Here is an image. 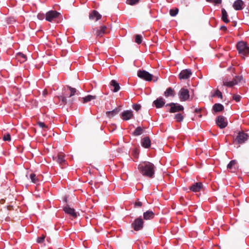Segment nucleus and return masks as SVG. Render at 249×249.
Here are the masks:
<instances>
[{"mask_svg": "<svg viewBox=\"0 0 249 249\" xmlns=\"http://www.w3.org/2000/svg\"><path fill=\"white\" fill-rule=\"evenodd\" d=\"M138 168L143 176L151 178L153 177L155 174V166L153 163L144 161L138 165Z\"/></svg>", "mask_w": 249, "mask_h": 249, "instance_id": "obj_1", "label": "nucleus"}, {"mask_svg": "<svg viewBox=\"0 0 249 249\" xmlns=\"http://www.w3.org/2000/svg\"><path fill=\"white\" fill-rule=\"evenodd\" d=\"M236 47L239 53L242 56H245L249 53V47L247 46L246 42L244 41L239 42L236 45Z\"/></svg>", "mask_w": 249, "mask_h": 249, "instance_id": "obj_2", "label": "nucleus"}, {"mask_svg": "<svg viewBox=\"0 0 249 249\" xmlns=\"http://www.w3.org/2000/svg\"><path fill=\"white\" fill-rule=\"evenodd\" d=\"M60 16V13L55 11H50L46 14V20L52 22Z\"/></svg>", "mask_w": 249, "mask_h": 249, "instance_id": "obj_3", "label": "nucleus"}, {"mask_svg": "<svg viewBox=\"0 0 249 249\" xmlns=\"http://www.w3.org/2000/svg\"><path fill=\"white\" fill-rule=\"evenodd\" d=\"M138 76L140 78L147 81H151L153 78L152 74L144 70H140L138 71Z\"/></svg>", "mask_w": 249, "mask_h": 249, "instance_id": "obj_4", "label": "nucleus"}, {"mask_svg": "<svg viewBox=\"0 0 249 249\" xmlns=\"http://www.w3.org/2000/svg\"><path fill=\"white\" fill-rule=\"evenodd\" d=\"M143 221L141 218L136 219L132 224L134 230L138 231L143 228Z\"/></svg>", "mask_w": 249, "mask_h": 249, "instance_id": "obj_5", "label": "nucleus"}, {"mask_svg": "<svg viewBox=\"0 0 249 249\" xmlns=\"http://www.w3.org/2000/svg\"><path fill=\"white\" fill-rule=\"evenodd\" d=\"M248 139V135L242 131L239 132L235 138V141L238 143H243Z\"/></svg>", "mask_w": 249, "mask_h": 249, "instance_id": "obj_6", "label": "nucleus"}, {"mask_svg": "<svg viewBox=\"0 0 249 249\" xmlns=\"http://www.w3.org/2000/svg\"><path fill=\"white\" fill-rule=\"evenodd\" d=\"M178 96L181 101L188 100L190 97L188 90L184 88L181 89L178 92Z\"/></svg>", "mask_w": 249, "mask_h": 249, "instance_id": "obj_7", "label": "nucleus"}, {"mask_svg": "<svg viewBox=\"0 0 249 249\" xmlns=\"http://www.w3.org/2000/svg\"><path fill=\"white\" fill-rule=\"evenodd\" d=\"M216 124L222 129L227 126L228 122L226 119L223 116H218L216 120Z\"/></svg>", "mask_w": 249, "mask_h": 249, "instance_id": "obj_8", "label": "nucleus"}, {"mask_svg": "<svg viewBox=\"0 0 249 249\" xmlns=\"http://www.w3.org/2000/svg\"><path fill=\"white\" fill-rule=\"evenodd\" d=\"M168 105L171 107L170 112L172 113L182 111L184 109L183 107L178 104L172 103Z\"/></svg>", "mask_w": 249, "mask_h": 249, "instance_id": "obj_9", "label": "nucleus"}, {"mask_svg": "<svg viewBox=\"0 0 249 249\" xmlns=\"http://www.w3.org/2000/svg\"><path fill=\"white\" fill-rule=\"evenodd\" d=\"M191 71L189 69H186L182 71L179 75V78L180 79H186L192 75Z\"/></svg>", "mask_w": 249, "mask_h": 249, "instance_id": "obj_10", "label": "nucleus"}, {"mask_svg": "<svg viewBox=\"0 0 249 249\" xmlns=\"http://www.w3.org/2000/svg\"><path fill=\"white\" fill-rule=\"evenodd\" d=\"M133 117V112L131 110H125L122 113V118L124 121L129 120L132 119Z\"/></svg>", "mask_w": 249, "mask_h": 249, "instance_id": "obj_11", "label": "nucleus"}, {"mask_svg": "<svg viewBox=\"0 0 249 249\" xmlns=\"http://www.w3.org/2000/svg\"><path fill=\"white\" fill-rule=\"evenodd\" d=\"M64 212L71 215L73 217H76L77 216V213L75 212L74 209L69 207V206L65 207L63 208Z\"/></svg>", "mask_w": 249, "mask_h": 249, "instance_id": "obj_12", "label": "nucleus"}, {"mask_svg": "<svg viewBox=\"0 0 249 249\" xmlns=\"http://www.w3.org/2000/svg\"><path fill=\"white\" fill-rule=\"evenodd\" d=\"M203 188V185L201 182H196L190 187V189L194 192H199Z\"/></svg>", "mask_w": 249, "mask_h": 249, "instance_id": "obj_13", "label": "nucleus"}, {"mask_svg": "<svg viewBox=\"0 0 249 249\" xmlns=\"http://www.w3.org/2000/svg\"><path fill=\"white\" fill-rule=\"evenodd\" d=\"M107 29V27L106 26H102L101 27L100 29L94 30L95 32L94 35L96 36H102L104 34H106V30Z\"/></svg>", "mask_w": 249, "mask_h": 249, "instance_id": "obj_14", "label": "nucleus"}, {"mask_svg": "<svg viewBox=\"0 0 249 249\" xmlns=\"http://www.w3.org/2000/svg\"><path fill=\"white\" fill-rule=\"evenodd\" d=\"M244 2L242 0H236L233 4V7L236 10H240L243 8Z\"/></svg>", "mask_w": 249, "mask_h": 249, "instance_id": "obj_15", "label": "nucleus"}, {"mask_svg": "<svg viewBox=\"0 0 249 249\" xmlns=\"http://www.w3.org/2000/svg\"><path fill=\"white\" fill-rule=\"evenodd\" d=\"M237 161L235 160H232L228 164L227 168L231 170L232 172H235L238 166H236Z\"/></svg>", "mask_w": 249, "mask_h": 249, "instance_id": "obj_16", "label": "nucleus"}, {"mask_svg": "<svg viewBox=\"0 0 249 249\" xmlns=\"http://www.w3.org/2000/svg\"><path fill=\"white\" fill-rule=\"evenodd\" d=\"M89 19L97 21L101 18V15L96 11H93L89 16Z\"/></svg>", "mask_w": 249, "mask_h": 249, "instance_id": "obj_17", "label": "nucleus"}, {"mask_svg": "<svg viewBox=\"0 0 249 249\" xmlns=\"http://www.w3.org/2000/svg\"><path fill=\"white\" fill-rule=\"evenodd\" d=\"M154 105L157 108H160L165 104V102L162 98H159L154 101Z\"/></svg>", "mask_w": 249, "mask_h": 249, "instance_id": "obj_18", "label": "nucleus"}, {"mask_svg": "<svg viewBox=\"0 0 249 249\" xmlns=\"http://www.w3.org/2000/svg\"><path fill=\"white\" fill-rule=\"evenodd\" d=\"M142 145L145 148H148L151 145V141L149 137H145L142 140Z\"/></svg>", "mask_w": 249, "mask_h": 249, "instance_id": "obj_19", "label": "nucleus"}, {"mask_svg": "<svg viewBox=\"0 0 249 249\" xmlns=\"http://www.w3.org/2000/svg\"><path fill=\"white\" fill-rule=\"evenodd\" d=\"M175 95V90L171 88H168L164 92V95L166 97L169 96L174 97Z\"/></svg>", "mask_w": 249, "mask_h": 249, "instance_id": "obj_20", "label": "nucleus"}, {"mask_svg": "<svg viewBox=\"0 0 249 249\" xmlns=\"http://www.w3.org/2000/svg\"><path fill=\"white\" fill-rule=\"evenodd\" d=\"M154 213L151 211H147L143 213V218L145 220H149L154 218Z\"/></svg>", "mask_w": 249, "mask_h": 249, "instance_id": "obj_21", "label": "nucleus"}, {"mask_svg": "<svg viewBox=\"0 0 249 249\" xmlns=\"http://www.w3.org/2000/svg\"><path fill=\"white\" fill-rule=\"evenodd\" d=\"M110 84L111 86L114 87V89L113 90V92H116L120 90V87L119 86V83L116 80H111L110 83Z\"/></svg>", "mask_w": 249, "mask_h": 249, "instance_id": "obj_22", "label": "nucleus"}, {"mask_svg": "<svg viewBox=\"0 0 249 249\" xmlns=\"http://www.w3.org/2000/svg\"><path fill=\"white\" fill-rule=\"evenodd\" d=\"M213 109L215 112H220L224 109V107L220 104H215L213 107Z\"/></svg>", "mask_w": 249, "mask_h": 249, "instance_id": "obj_23", "label": "nucleus"}, {"mask_svg": "<svg viewBox=\"0 0 249 249\" xmlns=\"http://www.w3.org/2000/svg\"><path fill=\"white\" fill-rule=\"evenodd\" d=\"M96 96H93V95H88L85 97H84L82 98V102L83 103H86L87 102H88L92 100H94L96 99Z\"/></svg>", "mask_w": 249, "mask_h": 249, "instance_id": "obj_24", "label": "nucleus"}, {"mask_svg": "<svg viewBox=\"0 0 249 249\" xmlns=\"http://www.w3.org/2000/svg\"><path fill=\"white\" fill-rule=\"evenodd\" d=\"M228 14L226 11L224 9H222V19L225 22L228 23L229 20L228 19Z\"/></svg>", "mask_w": 249, "mask_h": 249, "instance_id": "obj_25", "label": "nucleus"}, {"mask_svg": "<svg viewBox=\"0 0 249 249\" xmlns=\"http://www.w3.org/2000/svg\"><path fill=\"white\" fill-rule=\"evenodd\" d=\"M64 157V155L58 154V156L56 157V160L58 163L61 164L65 161Z\"/></svg>", "mask_w": 249, "mask_h": 249, "instance_id": "obj_26", "label": "nucleus"}, {"mask_svg": "<svg viewBox=\"0 0 249 249\" xmlns=\"http://www.w3.org/2000/svg\"><path fill=\"white\" fill-rule=\"evenodd\" d=\"M223 85L227 87H231L234 85H237V83L235 81H232L228 82L225 80L223 82Z\"/></svg>", "mask_w": 249, "mask_h": 249, "instance_id": "obj_27", "label": "nucleus"}, {"mask_svg": "<svg viewBox=\"0 0 249 249\" xmlns=\"http://www.w3.org/2000/svg\"><path fill=\"white\" fill-rule=\"evenodd\" d=\"M118 112L117 109H115L111 111H107L106 114L109 118L113 117L114 115L117 114Z\"/></svg>", "mask_w": 249, "mask_h": 249, "instance_id": "obj_28", "label": "nucleus"}, {"mask_svg": "<svg viewBox=\"0 0 249 249\" xmlns=\"http://www.w3.org/2000/svg\"><path fill=\"white\" fill-rule=\"evenodd\" d=\"M29 177L31 179V181L34 183H36L38 181V178L36 177V174L34 173H32L30 175Z\"/></svg>", "mask_w": 249, "mask_h": 249, "instance_id": "obj_29", "label": "nucleus"}, {"mask_svg": "<svg viewBox=\"0 0 249 249\" xmlns=\"http://www.w3.org/2000/svg\"><path fill=\"white\" fill-rule=\"evenodd\" d=\"M183 116L180 113H178L175 116V119L177 122H182L183 120Z\"/></svg>", "mask_w": 249, "mask_h": 249, "instance_id": "obj_30", "label": "nucleus"}, {"mask_svg": "<svg viewBox=\"0 0 249 249\" xmlns=\"http://www.w3.org/2000/svg\"><path fill=\"white\" fill-rule=\"evenodd\" d=\"M178 8H175V9H172L170 10V15L172 17H175L176 16L178 13Z\"/></svg>", "mask_w": 249, "mask_h": 249, "instance_id": "obj_31", "label": "nucleus"}, {"mask_svg": "<svg viewBox=\"0 0 249 249\" xmlns=\"http://www.w3.org/2000/svg\"><path fill=\"white\" fill-rule=\"evenodd\" d=\"M17 57L22 62H24L26 60V56L25 55L21 53H19L17 54Z\"/></svg>", "mask_w": 249, "mask_h": 249, "instance_id": "obj_32", "label": "nucleus"}, {"mask_svg": "<svg viewBox=\"0 0 249 249\" xmlns=\"http://www.w3.org/2000/svg\"><path fill=\"white\" fill-rule=\"evenodd\" d=\"M142 133V129L141 127H138L134 132V135L135 136H139Z\"/></svg>", "mask_w": 249, "mask_h": 249, "instance_id": "obj_33", "label": "nucleus"}, {"mask_svg": "<svg viewBox=\"0 0 249 249\" xmlns=\"http://www.w3.org/2000/svg\"><path fill=\"white\" fill-rule=\"evenodd\" d=\"M135 42L138 44H140L142 42V36L140 35L135 36Z\"/></svg>", "mask_w": 249, "mask_h": 249, "instance_id": "obj_34", "label": "nucleus"}, {"mask_svg": "<svg viewBox=\"0 0 249 249\" xmlns=\"http://www.w3.org/2000/svg\"><path fill=\"white\" fill-rule=\"evenodd\" d=\"M139 0H127L126 3L128 4L133 5L139 3Z\"/></svg>", "mask_w": 249, "mask_h": 249, "instance_id": "obj_35", "label": "nucleus"}, {"mask_svg": "<svg viewBox=\"0 0 249 249\" xmlns=\"http://www.w3.org/2000/svg\"><path fill=\"white\" fill-rule=\"evenodd\" d=\"M68 88L70 90L71 93L70 95V97H71L74 95L76 91V89L75 88H72L70 86H68Z\"/></svg>", "mask_w": 249, "mask_h": 249, "instance_id": "obj_36", "label": "nucleus"}, {"mask_svg": "<svg viewBox=\"0 0 249 249\" xmlns=\"http://www.w3.org/2000/svg\"><path fill=\"white\" fill-rule=\"evenodd\" d=\"M213 96H216L220 98L221 99L222 98V93L218 89H217L214 94H213Z\"/></svg>", "mask_w": 249, "mask_h": 249, "instance_id": "obj_37", "label": "nucleus"}, {"mask_svg": "<svg viewBox=\"0 0 249 249\" xmlns=\"http://www.w3.org/2000/svg\"><path fill=\"white\" fill-rule=\"evenodd\" d=\"M206 1L209 2H212L214 4H217L221 3L222 0H206Z\"/></svg>", "mask_w": 249, "mask_h": 249, "instance_id": "obj_38", "label": "nucleus"}, {"mask_svg": "<svg viewBox=\"0 0 249 249\" xmlns=\"http://www.w3.org/2000/svg\"><path fill=\"white\" fill-rule=\"evenodd\" d=\"M45 236L44 235H42L41 237H38L37 238V240H36V241L38 243H42L44 239H45Z\"/></svg>", "mask_w": 249, "mask_h": 249, "instance_id": "obj_39", "label": "nucleus"}, {"mask_svg": "<svg viewBox=\"0 0 249 249\" xmlns=\"http://www.w3.org/2000/svg\"><path fill=\"white\" fill-rule=\"evenodd\" d=\"M132 107L136 111H138L141 108V106L139 104H134Z\"/></svg>", "mask_w": 249, "mask_h": 249, "instance_id": "obj_40", "label": "nucleus"}, {"mask_svg": "<svg viewBox=\"0 0 249 249\" xmlns=\"http://www.w3.org/2000/svg\"><path fill=\"white\" fill-rule=\"evenodd\" d=\"M3 139L4 141H10L11 140V136L10 134L7 133L6 135L3 136Z\"/></svg>", "mask_w": 249, "mask_h": 249, "instance_id": "obj_41", "label": "nucleus"}, {"mask_svg": "<svg viewBox=\"0 0 249 249\" xmlns=\"http://www.w3.org/2000/svg\"><path fill=\"white\" fill-rule=\"evenodd\" d=\"M233 99L235 100L236 102H239L241 99V96L239 95L235 94L232 97Z\"/></svg>", "mask_w": 249, "mask_h": 249, "instance_id": "obj_42", "label": "nucleus"}, {"mask_svg": "<svg viewBox=\"0 0 249 249\" xmlns=\"http://www.w3.org/2000/svg\"><path fill=\"white\" fill-rule=\"evenodd\" d=\"M242 79V76H236L235 78L232 80V81H235L237 83V84L240 82Z\"/></svg>", "mask_w": 249, "mask_h": 249, "instance_id": "obj_43", "label": "nucleus"}, {"mask_svg": "<svg viewBox=\"0 0 249 249\" xmlns=\"http://www.w3.org/2000/svg\"><path fill=\"white\" fill-rule=\"evenodd\" d=\"M37 124L41 128H46L47 127V126L43 122H39L37 123Z\"/></svg>", "mask_w": 249, "mask_h": 249, "instance_id": "obj_44", "label": "nucleus"}, {"mask_svg": "<svg viewBox=\"0 0 249 249\" xmlns=\"http://www.w3.org/2000/svg\"><path fill=\"white\" fill-rule=\"evenodd\" d=\"M37 17L39 20H42L44 18V15L42 13H39Z\"/></svg>", "mask_w": 249, "mask_h": 249, "instance_id": "obj_45", "label": "nucleus"}, {"mask_svg": "<svg viewBox=\"0 0 249 249\" xmlns=\"http://www.w3.org/2000/svg\"><path fill=\"white\" fill-rule=\"evenodd\" d=\"M59 98L62 100L63 102L66 103V97L64 95L59 97Z\"/></svg>", "mask_w": 249, "mask_h": 249, "instance_id": "obj_46", "label": "nucleus"}, {"mask_svg": "<svg viewBox=\"0 0 249 249\" xmlns=\"http://www.w3.org/2000/svg\"><path fill=\"white\" fill-rule=\"evenodd\" d=\"M135 205L136 207H141L142 206V202L138 201L135 202Z\"/></svg>", "mask_w": 249, "mask_h": 249, "instance_id": "obj_47", "label": "nucleus"}, {"mask_svg": "<svg viewBox=\"0 0 249 249\" xmlns=\"http://www.w3.org/2000/svg\"><path fill=\"white\" fill-rule=\"evenodd\" d=\"M221 29L222 30H226V27L225 26H223L221 27Z\"/></svg>", "mask_w": 249, "mask_h": 249, "instance_id": "obj_48", "label": "nucleus"}, {"mask_svg": "<svg viewBox=\"0 0 249 249\" xmlns=\"http://www.w3.org/2000/svg\"><path fill=\"white\" fill-rule=\"evenodd\" d=\"M47 94V91L46 90H44L43 92V94L44 96H46V95Z\"/></svg>", "mask_w": 249, "mask_h": 249, "instance_id": "obj_49", "label": "nucleus"}, {"mask_svg": "<svg viewBox=\"0 0 249 249\" xmlns=\"http://www.w3.org/2000/svg\"><path fill=\"white\" fill-rule=\"evenodd\" d=\"M157 80H158V78H156L155 79H154V81L155 82H157Z\"/></svg>", "mask_w": 249, "mask_h": 249, "instance_id": "obj_50", "label": "nucleus"}, {"mask_svg": "<svg viewBox=\"0 0 249 249\" xmlns=\"http://www.w3.org/2000/svg\"><path fill=\"white\" fill-rule=\"evenodd\" d=\"M137 153V152H136V151H135V152H134V154L135 155L136 157L137 156V153Z\"/></svg>", "mask_w": 249, "mask_h": 249, "instance_id": "obj_51", "label": "nucleus"}]
</instances>
